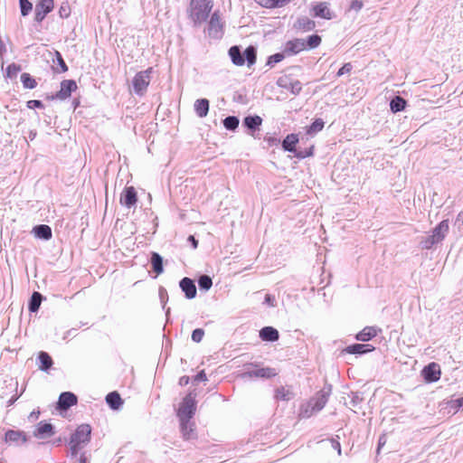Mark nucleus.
Instances as JSON below:
<instances>
[{
    "label": "nucleus",
    "instance_id": "obj_62",
    "mask_svg": "<svg viewBox=\"0 0 463 463\" xmlns=\"http://www.w3.org/2000/svg\"><path fill=\"white\" fill-rule=\"evenodd\" d=\"M187 241L193 247V249H196L198 247V241L195 239L194 235H189L187 238Z\"/></svg>",
    "mask_w": 463,
    "mask_h": 463
},
{
    "label": "nucleus",
    "instance_id": "obj_64",
    "mask_svg": "<svg viewBox=\"0 0 463 463\" xmlns=\"http://www.w3.org/2000/svg\"><path fill=\"white\" fill-rule=\"evenodd\" d=\"M78 463H89L88 457L86 456V452H82L80 454L78 458Z\"/></svg>",
    "mask_w": 463,
    "mask_h": 463
},
{
    "label": "nucleus",
    "instance_id": "obj_60",
    "mask_svg": "<svg viewBox=\"0 0 463 463\" xmlns=\"http://www.w3.org/2000/svg\"><path fill=\"white\" fill-rule=\"evenodd\" d=\"M233 99L239 103H241V104H247L248 103V100L246 99V97L241 93H237L234 95L233 97Z\"/></svg>",
    "mask_w": 463,
    "mask_h": 463
},
{
    "label": "nucleus",
    "instance_id": "obj_63",
    "mask_svg": "<svg viewBox=\"0 0 463 463\" xmlns=\"http://www.w3.org/2000/svg\"><path fill=\"white\" fill-rule=\"evenodd\" d=\"M386 439L384 436H381L378 439L377 453H380L382 447L385 444Z\"/></svg>",
    "mask_w": 463,
    "mask_h": 463
},
{
    "label": "nucleus",
    "instance_id": "obj_7",
    "mask_svg": "<svg viewBox=\"0 0 463 463\" xmlns=\"http://www.w3.org/2000/svg\"><path fill=\"white\" fill-rule=\"evenodd\" d=\"M91 439V427L89 424H80L77 427L74 432L71 435L70 439L86 446Z\"/></svg>",
    "mask_w": 463,
    "mask_h": 463
},
{
    "label": "nucleus",
    "instance_id": "obj_35",
    "mask_svg": "<svg viewBox=\"0 0 463 463\" xmlns=\"http://www.w3.org/2000/svg\"><path fill=\"white\" fill-rule=\"evenodd\" d=\"M294 397V393L283 386H280L275 390L274 398L279 401H289Z\"/></svg>",
    "mask_w": 463,
    "mask_h": 463
},
{
    "label": "nucleus",
    "instance_id": "obj_8",
    "mask_svg": "<svg viewBox=\"0 0 463 463\" xmlns=\"http://www.w3.org/2000/svg\"><path fill=\"white\" fill-rule=\"evenodd\" d=\"M420 373L425 383H436L441 376L440 366L439 364L431 362L423 367Z\"/></svg>",
    "mask_w": 463,
    "mask_h": 463
},
{
    "label": "nucleus",
    "instance_id": "obj_30",
    "mask_svg": "<svg viewBox=\"0 0 463 463\" xmlns=\"http://www.w3.org/2000/svg\"><path fill=\"white\" fill-rule=\"evenodd\" d=\"M194 108L199 118H204L209 112L210 101L205 98L198 99L195 100Z\"/></svg>",
    "mask_w": 463,
    "mask_h": 463
},
{
    "label": "nucleus",
    "instance_id": "obj_15",
    "mask_svg": "<svg viewBox=\"0 0 463 463\" xmlns=\"http://www.w3.org/2000/svg\"><path fill=\"white\" fill-rule=\"evenodd\" d=\"M374 349L375 347L371 344L354 343L347 345L343 352L349 354L363 355L373 352Z\"/></svg>",
    "mask_w": 463,
    "mask_h": 463
},
{
    "label": "nucleus",
    "instance_id": "obj_1",
    "mask_svg": "<svg viewBox=\"0 0 463 463\" xmlns=\"http://www.w3.org/2000/svg\"><path fill=\"white\" fill-rule=\"evenodd\" d=\"M212 0H192L189 7V17L195 25L202 24L213 9Z\"/></svg>",
    "mask_w": 463,
    "mask_h": 463
},
{
    "label": "nucleus",
    "instance_id": "obj_51",
    "mask_svg": "<svg viewBox=\"0 0 463 463\" xmlns=\"http://www.w3.org/2000/svg\"><path fill=\"white\" fill-rule=\"evenodd\" d=\"M329 442L331 447L337 451L338 455H341V444L339 442V436L329 439Z\"/></svg>",
    "mask_w": 463,
    "mask_h": 463
},
{
    "label": "nucleus",
    "instance_id": "obj_56",
    "mask_svg": "<svg viewBox=\"0 0 463 463\" xmlns=\"http://www.w3.org/2000/svg\"><path fill=\"white\" fill-rule=\"evenodd\" d=\"M204 381H207V376H206V373L204 372V370H201L199 371L194 376V379H193V383H200V382H204Z\"/></svg>",
    "mask_w": 463,
    "mask_h": 463
},
{
    "label": "nucleus",
    "instance_id": "obj_3",
    "mask_svg": "<svg viewBox=\"0 0 463 463\" xmlns=\"http://www.w3.org/2000/svg\"><path fill=\"white\" fill-rule=\"evenodd\" d=\"M229 55L232 59V61L237 66L243 65L245 60L247 61L249 66L254 64L256 61V50L253 46H249L246 48L244 52L245 58L243 57L241 49L238 46L231 47L229 50Z\"/></svg>",
    "mask_w": 463,
    "mask_h": 463
},
{
    "label": "nucleus",
    "instance_id": "obj_45",
    "mask_svg": "<svg viewBox=\"0 0 463 463\" xmlns=\"http://www.w3.org/2000/svg\"><path fill=\"white\" fill-rule=\"evenodd\" d=\"M320 43L321 37L317 34H314L308 36L306 45H307L310 49H314L317 48Z\"/></svg>",
    "mask_w": 463,
    "mask_h": 463
},
{
    "label": "nucleus",
    "instance_id": "obj_28",
    "mask_svg": "<svg viewBox=\"0 0 463 463\" xmlns=\"http://www.w3.org/2000/svg\"><path fill=\"white\" fill-rule=\"evenodd\" d=\"M45 298L38 291H33L31 295L27 307L30 313H37L40 309L41 304Z\"/></svg>",
    "mask_w": 463,
    "mask_h": 463
},
{
    "label": "nucleus",
    "instance_id": "obj_24",
    "mask_svg": "<svg viewBox=\"0 0 463 463\" xmlns=\"http://www.w3.org/2000/svg\"><path fill=\"white\" fill-rule=\"evenodd\" d=\"M299 142L298 134L291 133L286 136L281 142V147L285 152L295 153L297 145Z\"/></svg>",
    "mask_w": 463,
    "mask_h": 463
},
{
    "label": "nucleus",
    "instance_id": "obj_40",
    "mask_svg": "<svg viewBox=\"0 0 463 463\" xmlns=\"http://www.w3.org/2000/svg\"><path fill=\"white\" fill-rule=\"evenodd\" d=\"M439 243V241H437L431 234L424 237L420 244V247L424 250H430L435 244Z\"/></svg>",
    "mask_w": 463,
    "mask_h": 463
},
{
    "label": "nucleus",
    "instance_id": "obj_48",
    "mask_svg": "<svg viewBox=\"0 0 463 463\" xmlns=\"http://www.w3.org/2000/svg\"><path fill=\"white\" fill-rule=\"evenodd\" d=\"M56 56H57V61H58L59 68L56 67L55 71L57 72H64V71H66L68 68H67V66H66V64H65V62H64V61H63V59H62V57H61V53L59 52H56Z\"/></svg>",
    "mask_w": 463,
    "mask_h": 463
},
{
    "label": "nucleus",
    "instance_id": "obj_39",
    "mask_svg": "<svg viewBox=\"0 0 463 463\" xmlns=\"http://www.w3.org/2000/svg\"><path fill=\"white\" fill-rule=\"evenodd\" d=\"M76 90L77 89H60V90L57 91L56 94L52 97V99L65 100L66 99L71 98L72 92Z\"/></svg>",
    "mask_w": 463,
    "mask_h": 463
},
{
    "label": "nucleus",
    "instance_id": "obj_10",
    "mask_svg": "<svg viewBox=\"0 0 463 463\" xmlns=\"http://www.w3.org/2000/svg\"><path fill=\"white\" fill-rule=\"evenodd\" d=\"M78 403V397L71 392H62L56 403V409L59 411H66L71 407Z\"/></svg>",
    "mask_w": 463,
    "mask_h": 463
},
{
    "label": "nucleus",
    "instance_id": "obj_53",
    "mask_svg": "<svg viewBox=\"0 0 463 463\" xmlns=\"http://www.w3.org/2000/svg\"><path fill=\"white\" fill-rule=\"evenodd\" d=\"M264 304H266L269 307H276L277 306V299L274 295L271 294H266L264 298Z\"/></svg>",
    "mask_w": 463,
    "mask_h": 463
},
{
    "label": "nucleus",
    "instance_id": "obj_5",
    "mask_svg": "<svg viewBox=\"0 0 463 463\" xmlns=\"http://www.w3.org/2000/svg\"><path fill=\"white\" fill-rule=\"evenodd\" d=\"M207 33L212 39H222L224 33V24L218 12H214L206 28Z\"/></svg>",
    "mask_w": 463,
    "mask_h": 463
},
{
    "label": "nucleus",
    "instance_id": "obj_19",
    "mask_svg": "<svg viewBox=\"0 0 463 463\" xmlns=\"http://www.w3.org/2000/svg\"><path fill=\"white\" fill-rule=\"evenodd\" d=\"M307 48L306 42L303 39H294L285 44L284 53L288 56L295 55Z\"/></svg>",
    "mask_w": 463,
    "mask_h": 463
},
{
    "label": "nucleus",
    "instance_id": "obj_29",
    "mask_svg": "<svg viewBox=\"0 0 463 463\" xmlns=\"http://www.w3.org/2000/svg\"><path fill=\"white\" fill-rule=\"evenodd\" d=\"M449 232V220H443L432 230V237L439 242L444 240Z\"/></svg>",
    "mask_w": 463,
    "mask_h": 463
},
{
    "label": "nucleus",
    "instance_id": "obj_27",
    "mask_svg": "<svg viewBox=\"0 0 463 463\" xmlns=\"http://www.w3.org/2000/svg\"><path fill=\"white\" fill-rule=\"evenodd\" d=\"M149 262L156 276L164 272V260L158 252L151 251Z\"/></svg>",
    "mask_w": 463,
    "mask_h": 463
},
{
    "label": "nucleus",
    "instance_id": "obj_37",
    "mask_svg": "<svg viewBox=\"0 0 463 463\" xmlns=\"http://www.w3.org/2000/svg\"><path fill=\"white\" fill-rule=\"evenodd\" d=\"M255 2L265 8L282 7L286 5V0H255Z\"/></svg>",
    "mask_w": 463,
    "mask_h": 463
},
{
    "label": "nucleus",
    "instance_id": "obj_43",
    "mask_svg": "<svg viewBox=\"0 0 463 463\" xmlns=\"http://www.w3.org/2000/svg\"><path fill=\"white\" fill-rule=\"evenodd\" d=\"M21 14L26 16L33 9V5L28 0H19Z\"/></svg>",
    "mask_w": 463,
    "mask_h": 463
},
{
    "label": "nucleus",
    "instance_id": "obj_50",
    "mask_svg": "<svg viewBox=\"0 0 463 463\" xmlns=\"http://www.w3.org/2000/svg\"><path fill=\"white\" fill-rule=\"evenodd\" d=\"M285 55L286 54L284 53V52L282 53H276V54L271 55L269 58L268 64L272 65V64L281 61L284 59Z\"/></svg>",
    "mask_w": 463,
    "mask_h": 463
},
{
    "label": "nucleus",
    "instance_id": "obj_20",
    "mask_svg": "<svg viewBox=\"0 0 463 463\" xmlns=\"http://www.w3.org/2000/svg\"><path fill=\"white\" fill-rule=\"evenodd\" d=\"M180 431L185 440L194 439L197 437L194 424L191 420H179Z\"/></svg>",
    "mask_w": 463,
    "mask_h": 463
},
{
    "label": "nucleus",
    "instance_id": "obj_25",
    "mask_svg": "<svg viewBox=\"0 0 463 463\" xmlns=\"http://www.w3.org/2000/svg\"><path fill=\"white\" fill-rule=\"evenodd\" d=\"M105 400L108 406L113 411H118L124 403L123 399L117 391L109 392Z\"/></svg>",
    "mask_w": 463,
    "mask_h": 463
},
{
    "label": "nucleus",
    "instance_id": "obj_26",
    "mask_svg": "<svg viewBox=\"0 0 463 463\" xmlns=\"http://www.w3.org/2000/svg\"><path fill=\"white\" fill-rule=\"evenodd\" d=\"M260 338L262 341L276 342L279 338V333L275 327L267 326L260 330Z\"/></svg>",
    "mask_w": 463,
    "mask_h": 463
},
{
    "label": "nucleus",
    "instance_id": "obj_12",
    "mask_svg": "<svg viewBox=\"0 0 463 463\" xmlns=\"http://www.w3.org/2000/svg\"><path fill=\"white\" fill-rule=\"evenodd\" d=\"M120 204L130 209L137 203V194L133 186H126L119 198Z\"/></svg>",
    "mask_w": 463,
    "mask_h": 463
},
{
    "label": "nucleus",
    "instance_id": "obj_32",
    "mask_svg": "<svg viewBox=\"0 0 463 463\" xmlns=\"http://www.w3.org/2000/svg\"><path fill=\"white\" fill-rule=\"evenodd\" d=\"M314 15L324 19H331V13L326 3H319L313 8Z\"/></svg>",
    "mask_w": 463,
    "mask_h": 463
},
{
    "label": "nucleus",
    "instance_id": "obj_57",
    "mask_svg": "<svg viewBox=\"0 0 463 463\" xmlns=\"http://www.w3.org/2000/svg\"><path fill=\"white\" fill-rule=\"evenodd\" d=\"M264 140L269 146H277L280 143V140L278 137L272 136H266Z\"/></svg>",
    "mask_w": 463,
    "mask_h": 463
},
{
    "label": "nucleus",
    "instance_id": "obj_38",
    "mask_svg": "<svg viewBox=\"0 0 463 463\" xmlns=\"http://www.w3.org/2000/svg\"><path fill=\"white\" fill-rule=\"evenodd\" d=\"M314 154V146H311L307 148H297L294 155L298 159H304L309 156H312Z\"/></svg>",
    "mask_w": 463,
    "mask_h": 463
},
{
    "label": "nucleus",
    "instance_id": "obj_16",
    "mask_svg": "<svg viewBox=\"0 0 463 463\" xmlns=\"http://www.w3.org/2000/svg\"><path fill=\"white\" fill-rule=\"evenodd\" d=\"M389 99L390 110L393 114L404 111L408 106L407 99L402 97L399 93L393 92L392 95L389 97Z\"/></svg>",
    "mask_w": 463,
    "mask_h": 463
},
{
    "label": "nucleus",
    "instance_id": "obj_22",
    "mask_svg": "<svg viewBox=\"0 0 463 463\" xmlns=\"http://www.w3.org/2000/svg\"><path fill=\"white\" fill-rule=\"evenodd\" d=\"M381 329L377 326H365L355 335V339L360 342H368L375 337Z\"/></svg>",
    "mask_w": 463,
    "mask_h": 463
},
{
    "label": "nucleus",
    "instance_id": "obj_11",
    "mask_svg": "<svg viewBox=\"0 0 463 463\" xmlns=\"http://www.w3.org/2000/svg\"><path fill=\"white\" fill-rule=\"evenodd\" d=\"M277 375L276 369L270 367H257L248 369L242 373V377L269 379Z\"/></svg>",
    "mask_w": 463,
    "mask_h": 463
},
{
    "label": "nucleus",
    "instance_id": "obj_31",
    "mask_svg": "<svg viewBox=\"0 0 463 463\" xmlns=\"http://www.w3.org/2000/svg\"><path fill=\"white\" fill-rule=\"evenodd\" d=\"M324 127L325 121L322 118H315L310 125L306 127V134L310 137H313L318 132H320L324 128Z\"/></svg>",
    "mask_w": 463,
    "mask_h": 463
},
{
    "label": "nucleus",
    "instance_id": "obj_21",
    "mask_svg": "<svg viewBox=\"0 0 463 463\" xmlns=\"http://www.w3.org/2000/svg\"><path fill=\"white\" fill-rule=\"evenodd\" d=\"M32 233L36 239L43 241H49L52 237V228L47 224L35 225L32 230Z\"/></svg>",
    "mask_w": 463,
    "mask_h": 463
},
{
    "label": "nucleus",
    "instance_id": "obj_46",
    "mask_svg": "<svg viewBox=\"0 0 463 463\" xmlns=\"http://www.w3.org/2000/svg\"><path fill=\"white\" fill-rule=\"evenodd\" d=\"M204 335V330L203 328H195L193 330L191 339L194 343H200Z\"/></svg>",
    "mask_w": 463,
    "mask_h": 463
},
{
    "label": "nucleus",
    "instance_id": "obj_23",
    "mask_svg": "<svg viewBox=\"0 0 463 463\" xmlns=\"http://www.w3.org/2000/svg\"><path fill=\"white\" fill-rule=\"evenodd\" d=\"M39 370L48 373L53 365L52 356L45 351H40L37 355Z\"/></svg>",
    "mask_w": 463,
    "mask_h": 463
},
{
    "label": "nucleus",
    "instance_id": "obj_13",
    "mask_svg": "<svg viewBox=\"0 0 463 463\" xmlns=\"http://www.w3.org/2000/svg\"><path fill=\"white\" fill-rule=\"evenodd\" d=\"M56 433L55 427L46 420H42L37 423L33 431V436L37 439H47L52 437Z\"/></svg>",
    "mask_w": 463,
    "mask_h": 463
},
{
    "label": "nucleus",
    "instance_id": "obj_49",
    "mask_svg": "<svg viewBox=\"0 0 463 463\" xmlns=\"http://www.w3.org/2000/svg\"><path fill=\"white\" fill-rule=\"evenodd\" d=\"M26 106L30 109H43L44 105L40 99H31L27 101Z\"/></svg>",
    "mask_w": 463,
    "mask_h": 463
},
{
    "label": "nucleus",
    "instance_id": "obj_2",
    "mask_svg": "<svg viewBox=\"0 0 463 463\" xmlns=\"http://www.w3.org/2000/svg\"><path fill=\"white\" fill-rule=\"evenodd\" d=\"M195 391H190L182 400L176 411L179 420H191L195 414L197 402Z\"/></svg>",
    "mask_w": 463,
    "mask_h": 463
},
{
    "label": "nucleus",
    "instance_id": "obj_61",
    "mask_svg": "<svg viewBox=\"0 0 463 463\" xmlns=\"http://www.w3.org/2000/svg\"><path fill=\"white\" fill-rule=\"evenodd\" d=\"M350 7L353 9V10H355V11H360L363 7V3L359 0H353L352 3H351V5Z\"/></svg>",
    "mask_w": 463,
    "mask_h": 463
},
{
    "label": "nucleus",
    "instance_id": "obj_33",
    "mask_svg": "<svg viewBox=\"0 0 463 463\" xmlns=\"http://www.w3.org/2000/svg\"><path fill=\"white\" fill-rule=\"evenodd\" d=\"M315 22L310 20L308 17L303 16L298 19V21L295 24V27L297 29L302 30V31H311L315 28Z\"/></svg>",
    "mask_w": 463,
    "mask_h": 463
},
{
    "label": "nucleus",
    "instance_id": "obj_55",
    "mask_svg": "<svg viewBox=\"0 0 463 463\" xmlns=\"http://www.w3.org/2000/svg\"><path fill=\"white\" fill-rule=\"evenodd\" d=\"M450 408L452 409H455V410H463V396L462 397H459V398H457L455 400H452L450 402Z\"/></svg>",
    "mask_w": 463,
    "mask_h": 463
},
{
    "label": "nucleus",
    "instance_id": "obj_34",
    "mask_svg": "<svg viewBox=\"0 0 463 463\" xmlns=\"http://www.w3.org/2000/svg\"><path fill=\"white\" fill-rule=\"evenodd\" d=\"M240 119L237 116H228L222 119V125L228 131L234 132L239 128Z\"/></svg>",
    "mask_w": 463,
    "mask_h": 463
},
{
    "label": "nucleus",
    "instance_id": "obj_9",
    "mask_svg": "<svg viewBox=\"0 0 463 463\" xmlns=\"http://www.w3.org/2000/svg\"><path fill=\"white\" fill-rule=\"evenodd\" d=\"M29 438L24 430H7L5 432L4 441L8 445L20 446L26 443Z\"/></svg>",
    "mask_w": 463,
    "mask_h": 463
},
{
    "label": "nucleus",
    "instance_id": "obj_4",
    "mask_svg": "<svg viewBox=\"0 0 463 463\" xmlns=\"http://www.w3.org/2000/svg\"><path fill=\"white\" fill-rule=\"evenodd\" d=\"M332 392V385L325 384L324 387L316 393V395L308 402L311 411L308 414L307 410L305 411L306 417H309L313 412L320 411L326 404Z\"/></svg>",
    "mask_w": 463,
    "mask_h": 463
},
{
    "label": "nucleus",
    "instance_id": "obj_36",
    "mask_svg": "<svg viewBox=\"0 0 463 463\" xmlns=\"http://www.w3.org/2000/svg\"><path fill=\"white\" fill-rule=\"evenodd\" d=\"M200 290L208 291L213 286V279L209 275H201L197 279Z\"/></svg>",
    "mask_w": 463,
    "mask_h": 463
},
{
    "label": "nucleus",
    "instance_id": "obj_41",
    "mask_svg": "<svg viewBox=\"0 0 463 463\" xmlns=\"http://www.w3.org/2000/svg\"><path fill=\"white\" fill-rule=\"evenodd\" d=\"M69 445H70V456L72 458H77V456L79 455V453L80 452V450L84 447L81 444H79V443H76V442H72V440H71V439H70Z\"/></svg>",
    "mask_w": 463,
    "mask_h": 463
},
{
    "label": "nucleus",
    "instance_id": "obj_52",
    "mask_svg": "<svg viewBox=\"0 0 463 463\" xmlns=\"http://www.w3.org/2000/svg\"><path fill=\"white\" fill-rule=\"evenodd\" d=\"M353 70V65L352 63L350 62H347L345 64H344L338 71L337 72V76H343V75H345V74H349L351 72V71Z\"/></svg>",
    "mask_w": 463,
    "mask_h": 463
},
{
    "label": "nucleus",
    "instance_id": "obj_54",
    "mask_svg": "<svg viewBox=\"0 0 463 463\" xmlns=\"http://www.w3.org/2000/svg\"><path fill=\"white\" fill-rule=\"evenodd\" d=\"M159 298L162 303L163 308H165L166 301L168 299V294L166 289L163 287L159 288Z\"/></svg>",
    "mask_w": 463,
    "mask_h": 463
},
{
    "label": "nucleus",
    "instance_id": "obj_44",
    "mask_svg": "<svg viewBox=\"0 0 463 463\" xmlns=\"http://www.w3.org/2000/svg\"><path fill=\"white\" fill-rule=\"evenodd\" d=\"M20 79L24 87H34L36 84L34 79H33L29 73H22Z\"/></svg>",
    "mask_w": 463,
    "mask_h": 463
},
{
    "label": "nucleus",
    "instance_id": "obj_6",
    "mask_svg": "<svg viewBox=\"0 0 463 463\" xmlns=\"http://www.w3.org/2000/svg\"><path fill=\"white\" fill-rule=\"evenodd\" d=\"M263 119L259 115H247L242 119V127L245 128L246 133L254 137L257 138L256 133L260 131V127L262 125Z\"/></svg>",
    "mask_w": 463,
    "mask_h": 463
},
{
    "label": "nucleus",
    "instance_id": "obj_14",
    "mask_svg": "<svg viewBox=\"0 0 463 463\" xmlns=\"http://www.w3.org/2000/svg\"><path fill=\"white\" fill-rule=\"evenodd\" d=\"M53 0H40L35 5L34 20L41 23L53 9Z\"/></svg>",
    "mask_w": 463,
    "mask_h": 463
},
{
    "label": "nucleus",
    "instance_id": "obj_47",
    "mask_svg": "<svg viewBox=\"0 0 463 463\" xmlns=\"http://www.w3.org/2000/svg\"><path fill=\"white\" fill-rule=\"evenodd\" d=\"M71 14V6L68 2H63L59 8V15L61 18L69 17Z\"/></svg>",
    "mask_w": 463,
    "mask_h": 463
},
{
    "label": "nucleus",
    "instance_id": "obj_42",
    "mask_svg": "<svg viewBox=\"0 0 463 463\" xmlns=\"http://www.w3.org/2000/svg\"><path fill=\"white\" fill-rule=\"evenodd\" d=\"M20 71H21L20 66H18L14 63H12V64L8 65V67L6 69V77L9 79L16 78Z\"/></svg>",
    "mask_w": 463,
    "mask_h": 463
},
{
    "label": "nucleus",
    "instance_id": "obj_17",
    "mask_svg": "<svg viewBox=\"0 0 463 463\" xmlns=\"http://www.w3.org/2000/svg\"><path fill=\"white\" fill-rule=\"evenodd\" d=\"M179 288L187 299H193L197 295L195 282L188 277H184L179 281Z\"/></svg>",
    "mask_w": 463,
    "mask_h": 463
},
{
    "label": "nucleus",
    "instance_id": "obj_18",
    "mask_svg": "<svg viewBox=\"0 0 463 463\" xmlns=\"http://www.w3.org/2000/svg\"><path fill=\"white\" fill-rule=\"evenodd\" d=\"M156 71L149 68L144 71L138 72L133 80V87H147L154 78Z\"/></svg>",
    "mask_w": 463,
    "mask_h": 463
},
{
    "label": "nucleus",
    "instance_id": "obj_58",
    "mask_svg": "<svg viewBox=\"0 0 463 463\" xmlns=\"http://www.w3.org/2000/svg\"><path fill=\"white\" fill-rule=\"evenodd\" d=\"M362 401L363 398L360 396L358 392H352L351 404L353 406H357Z\"/></svg>",
    "mask_w": 463,
    "mask_h": 463
},
{
    "label": "nucleus",
    "instance_id": "obj_59",
    "mask_svg": "<svg viewBox=\"0 0 463 463\" xmlns=\"http://www.w3.org/2000/svg\"><path fill=\"white\" fill-rule=\"evenodd\" d=\"M76 335H77V328H71L64 333L62 339L66 340L69 337H75Z\"/></svg>",
    "mask_w": 463,
    "mask_h": 463
}]
</instances>
